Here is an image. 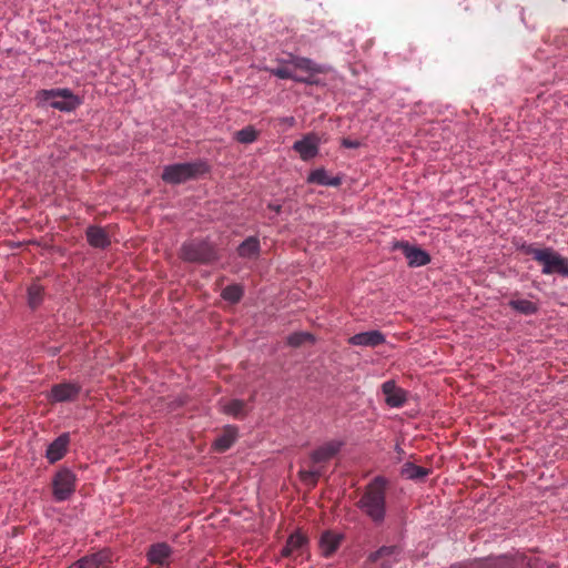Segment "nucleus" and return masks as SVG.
<instances>
[{"label":"nucleus","mask_w":568,"mask_h":568,"mask_svg":"<svg viewBox=\"0 0 568 568\" xmlns=\"http://www.w3.org/2000/svg\"><path fill=\"white\" fill-rule=\"evenodd\" d=\"M388 485L385 477L376 476L365 486L356 503L357 508L377 526L382 525L386 518Z\"/></svg>","instance_id":"1"},{"label":"nucleus","mask_w":568,"mask_h":568,"mask_svg":"<svg viewBox=\"0 0 568 568\" xmlns=\"http://www.w3.org/2000/svg\"><path fill=\"white\" fill-rule=\"evenodd\" d=\"M209 171L205 161L197 160L195 162L176 163L166 165L162 172V180L169 184H181L189 180L196 179Z\"/></svg>","instance_id":"2"},{"label":"nucleus","mask_w":568,"mask_h":568,"mask_svg":"<svg viewBox=\"0 0 568 568\" xmlns=\"http://www.w3.org/2000/svg\"><path fill=\"white\" fill-rule=\"evenodd\" d=\"M539 560L524 554L503 555L496 558L478 559L467 564L466 568H538Z\"/></svg>","instance_id":"3"},{"label":"nucleus","mask_w":568,"mask_h":568,"mask_svg":"<svg viewBox=\"0 0 568 568\" xmlns=\"http://www.w3.org/2000/svg\"><path fill=\"white\" fill-rule=\"evenodd\" d=\"M37 98L40 102L61 112H73L82 103V99L68 88L40 90Z\"/></svg>","instance_id":"4"},{"label":"nucleus","mask_w":568,"mask_h":568,"mask_svg":"<svg viewBox=\"0 0 568 568\" xmlns=\"http://www.w3.org/2000/svg\"><path fill=\"white\" fill-rule=\"evenodd\" d=\"M180 257L190 263L211 264L219 260V253L207 241L191 240L181 246Z\"/></svg>","instance_id":"5"},{"label":"nucleus","mask_w":568,"mask_h":568,"mask_svg":"<svg viewBox=\"0 0 568 568\" xmlns=\"http://www.w3.org/2000/svg\"><path fill=\"white\" fill-rule=\"evenodd\" d=\"M525 252L531 255L536 262L542 264L541 272L544 274L557 273L568 276V258L562 257L552 248H537L530 245L525 248Z\"/></svg>","instance_id":"6"},{"label":"nucleus","mask_w":568,"mask_h":568,"mask_svg":"<svg viewBox=\"0 0 568 568\" xmlns=\"http://www.w3.org/2000/svg\"><path fill=\"white\" fill-rule=\"evenodd\" d=\"M77 476L68 468L55 473L52 479V495L57 501L69 499L75 491Z\"/></svg>","instance_id":"7"},{"label":"nucleus","mask_w":568,"mask_h":568,"mask_svg":"<svg viewBox=\"0 0 568 568\" xmlns=\"http://www.w3.org/2000/svg\"><path fill=\"white\" fill-rule=\"evenodd\" d=\"M402 549L396 545L382 546L376 551L368 555L366 564H371L376 568H392L398 562Z\"/></svg>","instance_id":"8"},{"label":"nucleus","mask_w":568,"mask_h":568,"mask_svg":"<svg viewBox=\"0 0 568 568\" xmlns=\"http://www.w3.org/2000/svg\"><path fill=\"white\" fill-rule=\"evenodd\" d=\"M81 393V386L77 383L64 382L54 384L47 395L50 404L74 402Z\"/></svg>","instance_id":"9"},{"label":"nucleus","mask_w":568,"mask_h":568,"mask_svg":"<svg viewBox=\"0 0 568 568\" xmlns=\"http://www.w3.org/2000/svg\"><path fill=\"white\" fill-rule=\"evenodd\" d=\"M308 542V537L301 530H296L288 536L285 546L281 550V555L285 558L303 556L307 551Z\"/></svg>","instance_id":"10"},{"label":"nucleus","mask_w":568,"mask_h":568,"mask_svg":"<svg viewBox=\"0 0 568 568\" xmlns=\"http://www.w3.org/2000/svg\"><path fill=\"white\" fill-rule=\"evenodd\" d=\"M112 562V554L108 549L84 556L73 562L69 568H109Z\"/></svg>","instance_id":"11"},{"label":"nucleus","mask_w":568,"mask_h":568,"mask_svg":"<svg viewBox=\"0 0 568 568\" xmlns=\"http://www.w3.org/2000/svg\"><path fill=\"white\" fill-rule=\"evenodd\" d=\"M395 248L402 251L410 267L424 266L430 262V256L426 251L413 246L408 242H397Z\"/></svg>","instance_id":"12"},{"label":"nucleus","mask_w":568,"mask_h":568,"mask_svg":"<svg viewBox=\"0 0 568 568\" xmlns=\"http://www.w3.org/2000/svg\"><path fill=\"white\" fill-rule=\"evenodd\" d=\"M172 555L173 550L166 542L152 544L145 554L148 562L158 567H169Z\"/></svg>","instance_id":"13"},{"label":"nucleus","mask_w":568,"mask_h":568,"mask_svg":"<svg viewBox=\"0 0 568 568\" xmlns=\"http://www.w3.org/2000/svg\"><path fill=\"white\" fill-rule=\"evenodd\" d=\"M320 139L316 134L308 133L302 140L295 141L293 150L300 154L303 161L314 159L318 154Z\"/></svg>","instance_id":"14"},{"label":"nucleus","mask_w":568,"mask_h":568,"mask_svg":"<svg viewBox=\"0 0 568 568\" xmlns=\"http://www.w3.org/2000/svg\"><path fill=\"white\" fill-rule=\"evenodd\" d=\"M341 446L342 444L339 442H328L320 446L317 449L312 452L310 456L311 463L314 466H321L323 468V465L325 463H327L338 454Z\"/></svg>","instance_id":"15"},{"label":"nucleus","mask_w":568,"mask_h":568,"mask_svg":"<svg viewBox=\"0 0 568 568\" xmlns=\"http://www.w3.org/2000/svg\"><path fill=\"white\" fill-rule=\"evenodd\" d=\"M385 402L390 407H402L407 400V393L398 387L394 381H387L382 385Z\"/></svg>","instance_id":"16"},{"label":"nucleus","mask_w":568,"mask_h":568,"mask_svg":"<svg viewBox=\"0 0 568 568\" xmlns=\"http://www.w3.org/2000/svg\"><path fill=\"white\" fill-rule=\"evenodd\" d=\"M70 444V435L68 433L61 434L57 437L47 448L45 458L50 464H54L62 459L68 452Z\"/></svg>","instance_id":"17"},{"label":"nucleus","mask_w":568,"mask_h":568,"mask_svg":"<svg viewBox=\"0 0 568 568\" xmlns=\"http://www.w3.org/2000/svg\"><path fill=\"white\" fill-rule=\"evenodd\" d=\"M351 345L376 347L385 343V336L379 331L362 332L348 338Z\"/></svg>","instance_id":"18"},{"label":"nucleus","mask_w":568,"mask_h":568,"mask_svg":"<svg viewBox=\"0 0 568 568\" xmlns=\"http://www.w3.org/2000/svg\"><path fill=\"white\" fill-rule=\"evenodd\" d=\"M343 536L341 534L334 532L332 530H326L321 535L320 538V550L322 556L328 558L333 556L338 549Z\"/></svg>","instance_id":"19"},{"label":"nucleus","mask_w":568,"mask_h":568,"mask_svg":"<svg viewBox=\"0 0 568 568\" xmlns=\"http://www.w3.org/2000/svg\"><path fill=\"white\" fill-rule=\"evenodd\" d=\"M88 243L95 248H105L111 244L108 232L97 225H90L85 231Z\"/></svg>","instance_id":"20"},{"label":"nucleus","mask_w":568,"mask_h":568,"mask_svg":"<svg viewBox=\"0 0 568 568\" xmlns=\"http://www.w3.org/2000/svg\"><path fill=\"white\" fill-rule=\"evenodd\" d=\"M288 57H290V64H292L297 70L307 72L311 75L323 72V68L308 58L293 55V54H290Z\"/></svg>","instance_id":"21"},{"label":"nucleus","mask_w":568,"mask_h":568,"mask_svg":"<svg viewBox=\"0 0 568 568\" xmlns=\"http://www.w3.org/2000/svg\"><path fill=\"white\" fill-rule=\"evenodd\" d=\"M307 182L318 185L339 186L342 179L338 176L329 178L324 169H317L310 173Z\"/></svg>","instance_id":"22"},{"label":"nucleus","mask_w":568,"mask_h":568,"mask_svg":"<svg viewBox=\"0 0 568 568\" xmlns=\"http://www.w3.org/2000/svg\"><path fill=\"white\" fill-rule=\"evenodd\" d=\"M400 474L407 479L418 480L425 478L429 474V469L413 463H405L402 466Z\"/></svg>","instance_id":"23"},{"label":"nucleus","mask_w":568,"mask_h":568,"mask_svg":"<svg viewBox=\"0 0 568 568\" xmlns=\"http://www.w3.org/2000/svg\"><path fill=\"white\" fill-rule=\"evenodd\" d=\"M260 252V241L251 236L246 239L241 245L237 247V253L241 257H253L256 256Z\"/></svg>","instance_id":"24"},{"label":"nucleus","mask_w":568,"mask_h":568,"mask_svg":"<svg viewBox=\"0 0 568 568\" xmlns=\"http://www.w3.org/2000/svg\"><path fill=\"white\" fill-rule=\"evenodd\" d=\"M508 305L514 311L524 315H532L536 314L538 311L537 304L528 300H510L508 302Z\"/></svg>","instance_id":"25"},{"label":"nucleus","mask_w":568,"mask_h":568,"mask_svg":"<svg viewBox=\"0 0 568 568\" xmlns=\"http://www.w3.org/2000/svg\"><path fill=\"white\" fill-rule=\"evenodd\" d=\"M276 61L278 62V67H276V68L265 67L264 70L278 79H291L292 80L294 78V73L288 68L290 59L288 60L277 59Z\"/></svg>","instance_id":"26"},{"label":"nucleus","mask_w":568,"mask_h":568,"mask_svg":"<svg viewBox=\"0 0 568 568\" xmlns=\"http://www.w3.org/2000/svg\"><path fill=\"white\" fill-rule=\"evenodd\" d=\"M44 297V288L38 282H33L28 287V304L31 308L38 307Z\"/></svg>","instance_id":"27"},{"label":"nucleus","mask_w":568,"mask_h":568,"mask_svg":"<svg viewBox=\"0 0 568 568\" xmlns=\"http://www.w3.org/2000/svg\"><path fill=\"white\" fill-rule=\"evenodd\" d=\"M323 473L324 471L321 466L317 467L311 463L310 469H301L298 475L302 481L315 486Z\"/></svg>","instance_id":"28"},{"label":"nucleus","mask_w":568,"mask_h":568,"mask_svg":"<svg viewBox=\"0 0 568 568\" xmlns=\"http://www.w3.org/2000/svg\"><path fill=\"white\" fill-rule=\"evenodd\" d=\"M223 412L235 418H243L246 414L245 403L241 399H232L223 405Z\"/></svg>","instance_id":"29"},{"label":"nucleus","mask_w":568,"mask_h":568,"mask_svg":"<svg viewBox=\"0 0 568 568\" xmlns=\"http://www.w3.org/2000/svg\"><path fill=\"white\" fill-rule=\"evenodd\" d=\"M235 442V434L232 430H226L223 435L217 437L213 444L216 452L224 453L231 448Z\"/></svg>","instance_id":"30"},{"label":"nucleus","mask_w":568,"mask_h":568,"mask_svg":"<svg viewBox=\"0 0 568 568\" xmlns=\"http://www.w3.org/2000/svg\"><path fill=\"white\" fill-rule=\"evenodd\" d=\"M222 297L230 303H237L243 296V290L240 285L233 284L222 291Z\"/></svg>","instance_id":"31"},{"label":"nucleus","mask_w":568,"mask_h":568,"mask_svg":"<svg viewBox=\"0 0 568 568\" xmlns=\"http://www.w3.org/2000/svg\"><path fill=\"white\" fill-rule=\"evenodd\" d=\"M235 139L240 143H252L257 139V131L253 126H245L235 133Z\"/></svg>","instance_id":"32"},{"label":"nucleus","mask_w":568,"mask_h":568,"mask_svg":"<svg viewBox=\"0 0 568 568\" xmlns=\"http://www.w3.org/2000/svg\"><path fill=\"white\" fill-rule=\"evenodd\" d=\"M306 342H313V336L310 333H294L288 336L287 343L293 347H298Z\"/></svg>","instance_id":"33"},{"label":"nucleus","mask_w":568,"mask_h":568,"mask_svg":"<svg viewBox=\"0 0 568 568\" xmlns=\"http://www.w3.org/2000/svg\"><path fill=\"white\" fill-rule=\"evenodd\" d=\"M292 80H294L295 82L305 83V84L314 83V81L312 80L311 77H298L296 74H294V78Z\"/></svg>","instance_id":"34"},{"label":"nucleus","mask_w":568,"mask_h":568,"mask_svg":"<svg viewBox=\"0 0 568 568\" xmlns=\"http://www.w3.org/2000/svg\"><path fill=\"white\" fill-rule=\"evenodd\" d=\"M343 145L346 146V148H349V149H355L359 145V143L357 141H352V140H348V139H344L343 140Z\"/></svg>","instance_id":"35"},{"label":"nucleus","mask_w":568,"mask_h":568,"mask_svg":"<svg viewBox=\"0 0 568 568\" xmlns=\"http://www.w3.org/2000/svg\"><path fill=\"white\" fill-rule=\"evenodd\" d=\"M268 209L274 211L276 214L281 212V205L280 204H268Z\"/></svg>","instance_id":"36"},{"label":"nucleus","mask_w":568,"mask_h":568,"mask_svg":"<svg viewBox=\"0 0 568 568\" xmlns=\"http://www.w3.org/2000/svg\"><path fill=\"white\" fill-rule=\"evenodd\" d=\"M467 564L453 565L449 568H466Z\"/></svg>","instance_id":"37"},{"label":"nucleus","mask_w":568,"mask_h":568,"mask_svg":"<svg viewBox=\"0 0 568 568\" xmlns=\"http://www.w3.org/2000/svg\"><path fill=\"white\" fill-rule=\"evenodd\" d=\"M285 121H286L287 123H290V124H293V123H294V118H293V116L287 118Z\"/></svg>","instance_id":"38"}]
</instances>
